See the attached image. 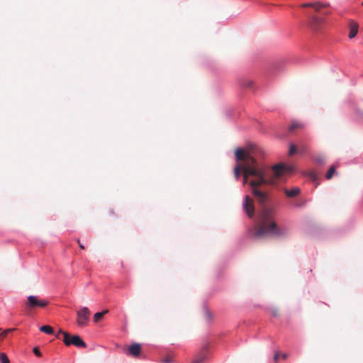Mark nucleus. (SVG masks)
I'll return each instance as SVG.
<instances>
[{"label":"nucleus","mask_w":363,"mask_h":363,"mask_svg":"<svg viewBox=\"0 0 363 363\" xmlns=\"http://www.w3.org/2000/svg\"><path fill=\"white\" fill-rule=\"evenodd\" d=\"M261 155L262 151L257 147L247 152L241 148L235 151L236 160L243 161V185L247 184L249 177H252L249 182L252 194L264 206L258 214L255 226L250 230V234L255 239L281 238L287 234V229L277 225L272 211L264 206L267 201V194L257 189L258 186L273 183L272 179L267 177V167L259 158Z\"/></svg>","instance_id":"obj_1"},{"label":"nucleus","mask_w":363,"mask_h":363,"mask_svg":"<svg viewBox=\"0 0 363 363\" xmlns=\"http://www.w3.org/2000/svg\"><path fill=\"white\" fill-rule=\"evenodd\" d=\"M307 18L306 24L311 32L314 33H320L325 26L324 19L313 14L310 11H304Z\"/></svg>","instance_id":"obj_2"},{"label":"nucleus","mask_w":363,"mask_h":363,"mask_svg":"<svg viewBox=\"0 0 363 363\" xmlns=\"http://www.w3.org/2000/svg\"><path fill=\"white\" fill-rule=\"evenodd\" d=\"M60 334L63 335L62 341L67 346H70L72 345H74L77 347H86V345L84 341L79 336V335H73L72 336L69 333L67 332H64L62 330L60 329L58 331V334L56 335L57 338H60Z\"/></svg>","instance_id":"obj_3"},{"label":"nucleus","mask_w":363,"mask_h":363,"mask_svg":"<svg viewBox=\"0 0 363 363\" xmlns=\"http://www.w3.org/2000/svg\"><path fill=\"white\" fill-rule=\"evenodd\" d=\"M48 303V301L45 299H38L36 296L30 295L27 298L26 305L28 308L33 309L37 307L43 308L46 306Z\"/></svg>","instance_id":"obj_4"},{"label":"nucleus","mask_w":363,"mask_h":363,"mask_svg":"<svg viewBox=\"0 0 363 363\" xmlns=\"http://www.w3.org/2000/svg\"><path fill=\"white\" fill-rule=\"evenodd\" d=\"M91 313L87 307H83L77 311V323L79 327H84L87 325Z\"/></svg>","instance_id":"obj_5"},{"label":"nucleus","mask_w":363,"mask_h":363,"mask_svg":"<svg viewBox=\"0 0 363 363\" xmlns=\"http://www.w3.org/2000/svg\"><path fill=\"white\" fill-rule=\"evenodd\" d=\"M294 167L285 164H279L273 167L272 173L275 178L281 177L285 172H292Z\"/></svg>","instance_id":"obj_6"},{"label":"nucleus","mask_w":363,"mask_h":363,"mask_svg":"<svg viewBox=\"0 0 363 363\" xmlns=\"http://www.w3.org/2000/svg\"><path fill=\"white\" fill-rule=\"evenodd\" d=\"M242 208L246 214L248 216V217H253L255 212L253 201L247 195L245 196V199L242 203Z\"/></svg>","instance_id":"obj_7"},{"label":"nucleus","mask_w":363,"mask_h":363,"mask_svg":"<svg viewBox=\"0 0 363 363\" xmlns=\"http://www.w3.org/2000/svg\"><path fill=\"white\" fill-rule=\"evenodd\" d=\"M141 351V346L139 343L131 345L128 349V354L133 357H138Z\"/></svg>","instance_id":"obj_8"},{"label":"nucleus","mask_w":363,"mask_h":363,"mask_svg":"<svg viewBox=\"0 0 363 363\" xmlns=\"http://www.w3.org/2000/svg\"><path fill=\"white\" fill-rule=\"evenodd\" d=\"M326 5L323 4L320 2H315V3H307V4H303L301 5L302 8H308L311 7L315 11L318 12L320 10L325 7Z\"/></svg>","instance_id":"obj_9"},{"label":"nucleus","mask_w":363,"mask_h":363,"mask_svg":"<svg viewBox=\"0 0 363 363\" xmlns=\"http://www.w3.org/2000/svg\"><path fill=\"white\" fill-rule=\"evenodd\" d=\"M350 33L349 38L350 39L354 38L358 32L359 25L357 22L351 21L349 24Z\"/></svg>","instance_id":"obj_10"},{"label":"nucleus","mask_w":363,"mask_h":363,"mask_svg":"<svg viewBox=\"0 0 363 363\" xmlns=\"http://www.w3.org/2000/svg\"><path fill=\"white\" fill-rule=\"evenodd\" d=\"M284 192L287 196L294 197L300 193V189L298 187H294L291 190L285 189Z\"/></svg>","instance_id":"obj_11"},{"label":"nucleus","mask_w":363,"mask_h":363,"mask_svg":"<svg viewBox=\"0 0 363 363\" xmlns=\"http://www.w3.org/2000/svg\"><path fill=\"white\" fill-rule=\"evenodd\" d=\"M241 171L243 172V164H238L234 168V174L236 180L239 179Z\"/></svg>","instance_id":"obj_12"},{"label":"nucleus","mask_w":363,"mask_h":363,"mask_svg":"<svg viewBox=\"0 0 363 363\" xmlns=\"http://www.w3.org/2000/svg\"><path fill=\"white\" fill-rule=\"evenodd\" d=\"M40 330L41 332H43L46 334H49V335H52L54 333L52 328L50 327V325H46L41 326L40 328Z\"/></svg>","instance_id":"obj_13"},{"label":"nucleus","mask_w":363,"mask_h":363,"mask_svg":"<svg viewBox=\"0 0 363 363\" xmlns=\"http://www.w3.org/2000/svg\"><path fill=\"white\" fill-rule=\"evenodd\" d=\"M206 359V354L202 353L199 354L198 357H196L191 363H203Z\"/></svg>","instance_id":"obj_14"},{"label":"nucleus","mask_w":363,"mask_h":363,"mask_svg":"<svg viewBox=\"0 0 363 363\" xmlns=\"http://www.w3.org/2000/svg\"><path fill=\"white\" fill-rule=\"evenodd\" d=\"M108 313V310L103 311L102 312H97L94 315V322H97L99 320H100L104 315Z\"/></svg>","instance_id":"obj_15"},{"label":"nucleus","mask_w":363,"mask_h":363,"mask_svg":"<svg viewBox=\"0 0 363 363\" xmlns=\"http://www.w3.org/2000/svg\"><path fill=\"white\" fill-rule=\"evenodd\" d=\"M335 172V167H331L329 169V170L328 171V172H327V174L325 175L326 179H330L333 177Z\"/></svg>","instance_id":"obj_16"},{"label":"nucleus","mask_w":363,"mask_h":363,"mask_svg":"<svg viewBox=\"0 0 363 363\" xmlns=\"http://www.w3.org/2000/svg\"><path fill=\"white\" fill-rule=\"evenodd\" d=\"M0 362L1 363H9V359L7 355L4 352L0 353Z\"/></svg>","instance_id":"obj_17"},{"label":"nucleus","mask_w":363,"mask_h":363,"mask_svg":"<svg viewBox=\"0 0 363 363\" xmlns=\"http://www.w3.org/2000/svg\"><path fill=\"white\" fill-rule=\"evenodd\" d=\"M253 84V82L250 79H245L242 83L241 85L245 87H252Z\"/></svg>","instance_id":"obj_18"},{"label":"nucleus","mask_w":363,"mask_h":363,"mask_svg":"<svg viewBox=\"0 0 363 363\" xmlns=\"http://www.w3.org/2000/svg\"><path fill=\"white\" fill-rule=\"evenodd\" d=\"M301 126V123L298 122H293L291 125L289 126V130L293 131L295 129L299 128Z\"/></svg>","instance_id":"obj_19"},{"label":"nucleus","mask_w":363,"mask_h":363,"mask_svg":"<svg viewBox=\"0 0 363 363\" xmlns=\"http://www.w3.org/2000/svg\"><path fill=\"white\" fill-rule=\"evenodd\" d=\"M317 164H323L325 163V158L322 156H318L315 159Z\"/></svg>","instance_id":"obj_20"},{"label":"nucleus","mask_w":363,"mask_h":363,"mask_svg":"<svg viewBox=\"0 0 363 363\" xmlns=\"http://www.w3.org/2000/svg\"><path fill=\"white\" fill-rule=\"evenodd\" d=\"M296 148L294 145H291L290 149H289V155H293L296 152Z\"/></svg>","instance_id":"obj_21"},{"label":"nucleus","mask_w":363,"mask_h":363,"mask_svg":"<svg viewBox=\"0 0 363 363\" xmlns=\"http://www.w3.org/2000/svg\"><path fill=\"white\" fill-rule=\"evenodd\" d=\"M33 351L36 356L40 357L42 355L40 351L38 350V347H34Z\"/></svg>","instance_id":"obj_22"},{"label":"nucleus","mask_w":363,"mask_h":363,"mask_svg":"<svg viewBox=\"0 0 363 363\" xmlns=\"http://www.w3.org/2000/svg\"><path fill=\"white\" fill-rule=\"evenodd\" d=\"M11 330H12V329H11V330H6L3 331V332L1 333V335H0V337L4 338V337L6 335V334H7L9 331H11Z\"/></svg>","instance_id":"obj_23"},{"label":"nucleus","mask_w":363,"mask_h":363,"mask_svg":"<svg viewBox=\"0 0 363 363\" xmlns=\"http://www.w3.org/2000/svg\"><path fill=\"white\" fill-rule=\"evenodd\" d=\"M271 313H272V315L274 317H276V316H277V315H278V311H277V309H275V308H272V309L271 310Z\"/></svg>","instance_id":"obj_24"},{"label":"nucleus","mask_w":363,"mask_h":363,"mask_svg":"<svg viewBox=\"0 0 363 363\" xmlns=\"http://www.w3.org/2000/svg\"><path fill=\"white\" fill-rule=\"evenodd\" d=\"M279 357V353L278 352H276L274 355V360L275 362L278 361Z\"/></svg>","instance_id":"obj_25"},{"label":"nucleus","mask_w":363,"mask_h":363,"mask_svg":"<svg viewBox=\"0 0 363 363\" xmlns=\"http://www.w3.org/2000/svg\"><path fill=\"white\" fill-rule=\"evenodd\" d=\"M310 177L313 179V180H315L317 179V175L315 174V173L314 172H312L310 174Z\"/></svg>","instance_id":"obj_26"},{"label":"nucleus","mask_w":363,"mask_h":363,"mask_svg":"<svg viewBox=\"0 0 363 363\" xmlns=\"http://www.w3.org/2000/svg\"><path fill=\"white\" fill-rule=\"evenodd\" d=\"M206 315L208 320L211 319V313L208 311H206Z\"/></svg>","instance_id":"obj_27"},{"label":"nucleus","mask_w":363,"mask_h":363,"mask_svg":"<svg viewBox=\"0 0 363 363\" xmlns=\"http://www.w3.org/2000/svg\"><path fill=\"white\" fill-rule=\"evenodd\" d=\"M164 363H170V359L169 358L165 359Z\"/></svg>","instance_id":"obj_28"},{"label":"nucleus","mask_w":363,"mask_h":363,"mask_svg":"<svg viewBox=\"0 0 363 363\" xmlns=\"http://www.w3.org/2000/svg\"><path fill=\"white\" fill-rule=\"evenodd\" d=\"M282 357H283L284 359H286V358L287 357V354H282Z\"/></svg>","instance_id":"obj_29"},{"label":"nucleus","mask_w":363,"mask_h":363,"mask_svg":"<svg viewBox=\"0 0 363 363\" xmlns=\"http://www.w3.org/2000/svg\"><path fill=\"white\" fill-rule=\"evenodd\" d=\"M79 247H80L81 249H84V245H82V244H80V243H79Z\"/></svg>","instance_id":"obj_30"}]
</instances>
